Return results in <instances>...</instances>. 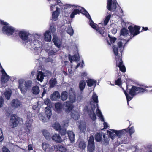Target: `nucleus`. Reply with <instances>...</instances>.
Instances as JSON below:
<instances>
[{
    "label": "nucleus",
    "mask_w": 152,
    "mask_h": 152,
    "mask_svg": "<svg viewBox=\"0 0 152 152\" xmlns=\"http://www.w3.org/2000/svg\"><path fill=\"white\" fill-rule=\"evenodd\" d=\"M18 35L19 37L22 39V43L25 45H26L28 43L29 34L27 32L24 31H20L18 32Z\"/></svg>",
    "instance_id": "nucleus-6"
},
{
    "label": "nucleus",
    "mask_w": 152,
    "mask_h": 152,
    "mask_svg": "<svg viewBox=\"0 0 152 152\" xmlns=\"http://www.w3.org/2000/svg\"><path fill=\"white\" fill-rule=\"evenodd\" d=\"M128 31L126 28H123L121 30L120 34L124 36H126L128 34Z\"/></svg>",
    "instance_id": "nucleus-36"
},
{
    "label": "nucleus",
    "mask_w": 152,
    "mask_h": 152,
    "mask_svg": "<svg viewBox=\"0 0 152 152\" xmlns=\"http://www.w3.org/2000/svg\"><path fill=\"white\" fill-rule=\"evenodd\" d=\"M131 80H127L126 83V91L127 92H129V95L132 96H134L138 94L143 93L145 92V89L130 84L129 82Z\"/></svg>",
    "instance_id": "nucleus-2"
},
{
    "label": "nucleus",
    "mask_w": 152,
    "mask_h": 152,
    "mask_svg": "<svg viewBox=\"0 0 152 152\" xmlns=\"http://www.w3.org/2000/svg\"><path fill=\"white\" fill-rule=\"evenodd\" d=\"M82 9H83V14L86 16V17L89 19V23H93V21L92 20L91 18L89 15V14L88 13V12L83 8H82Z\"/></svg>",
    "instance_id": "nucleus-35"
},
{
    "label": "nucleus",
    "mask_w": 152,
    "mask_h": 152,
    "mask_svg": "<svg viewBox=\"0 0 152 152\" xmlns=\"http://www.w3.org/2000/svg\"><path fill=\"white\" fill-rule=\"evenodd\" d=\"M67 134L69 139L71 142L74 141L75 139V135L72 131H69L67 132Z\"/></svg>",
    "instance_id": "nucleus-25"
},
{
    "label": "nucleus",
    "mask_w": 152,
    "mask_h": 152,
    "mask_svg": "<svg viewBox=\"0 0 152 152\" xmlns=\"http://www.w3.org/2000/svg\"><path fill=\"white\" fill-rule=\"evenodd\" d=\"M32 114L30 112H28L26 113V119L27 120H30V119H33Z\"/></svg>",
    "instance_id": "nucleus-51"
},
{
    "label": "nucleus",
    "mask_w": 152,
    "mask_h": 152,
    "mask_svg": "<svg viewBox=\"0 0 152 152\" xmlns=\"http://www.w3.org/2000/svg\"><path fill=\"white\" fill-rule=\"evenodd\" d=\"M37 79L39 81L42 82L44 79V74L42 71L39 72L37 77Z\"/></svg>",
    "instance_id": "nucleus-37"
},
{
    "label": "nucleus",
    "mask_w": 152,
    "mask_h": 152,
    "mask_svg": "<svg viewBox=\"0 0 152 152\" xmlns=\"http://www.w3.org/2000/svg\"><path fill=\"white\" fill-rule=\"evenodd\" d=\"M42 146L43 149L45 151H50V149L51 147V146L50 145L45 142L42 143Z\"/></svg>",
    "instance_id": "nucleus-29"
},
{
    "label": "nucleus",
    "mask_w": 152,
    "mask_h": 152,
    "mask_svg": "<svg viewBox=\"0 0 152 152\" xmlns=\"http://www.w3.org/2000/svg\"><path fill=\"white\" fill-rule=\"evenodd\" d=\"M92 98L94 102L96 103L98 102V96L96 94H93Z\"/></svg>",
    "instance_id": "nucleus-48"
},
{
    "label": "nucleus",
    "mask_w": 152,
    "mask_h": 152,
    "mask_svg": "<svg viewBox=\"0 0 152 152\" xmlns=\"http://www.w3.org/2000/svg\"><path fill=\"white\" fill-rule=\"evenodd\" d=\"M3 152H9V150L5 147H3L2 148Z\"/></svg>",
    "instance_id": "nucleus-64"
},
{
    "label": "nucleus",
    "mask_w": 152,
    "mask_h": 152,
    "mask_svg": "<svg viewBox=\"0 0 152 152\" xmlns=\"http://www.w3.org/2000/svg\"><path fill=\"white\" fill-rule=\"evenodd\" d=\"M18 31V30H15L14 28L10 26V35H12L15 32V33L16 34Z\"/></svg>",
    "instance_id": "nucleus-53"
},
{
    "label": "nucleus",
    "mask_w": 152,
    "mask_h": 152,
    "mask_svg": "<svg viewBox=\"0 0 152 152\" xmlns=\"http://www.w3.org/2000/svg\"><path fill=\"white\" fill-rule=\"evenodd\" d=\"M89 24L92 28L97 31L100 34L102 35V36H103L104 32V30L105 29L104 27H102L100 28H99L98 27V28H97L96 26V25L98 26V25L95 23L94 22H93V23H89Z\"/></svg>",
    "instance_id": "nucleus-12"
},
{
    "label": "nucleus",
    "mask_w": 152,
    "mask_h": 152,
    "mask_svg": "<svg viewBox=\"0 0 152 152\" xmlns=\"http://www.w3.org/2000/svg\"><path fill=\"white\" fill-rule=\"evenodd\" d=\"M58 131L62 136L64 135L66 133V129L64 127H62Z\"/></svg>",
    "instance_id": "nucleus-43"
},
{
    "label": "nucleus",
    "mask_w": 152,
    "mask_h": 152,
    "mask_svg": "<svg viewBox=\"0 0 152 152\" xmlns=\"http://www.w3.org/2000/svg\"><path fill=\"white\" fill-rule=\"evenodd\" d=\"M51 33L49 30L46 31L44 34V39L45 41L50 42L51 39Z\"/></svg>",
    "instance_id": "nucleus-20"
},
{
    "label": "nucleus",
    "mask_w": 152,
    "mask_h": 152,
    "mask_svg": "<svg viewBox=\"0 0 152 152\" xmlns=\"http://www.w3.org/2000/svg\"><path fill=\"white\" fill-rule=\"evenodd\" d=\"M73 7H74L75 9L74 10L70 15V18L72 19L75 17V15L78 14H80L81 13L80 11L79 10V9H76V8H77L79 9V7H80L78 6H76L74 5L69 4L67 5L64 7V9H67V8H69Z\"/></svg>",
    "instance_id": "nucleus-10"
},
{
    "label": "nucleus",
    "mask_w": 152,
    "mask_h": 152,
    "mask_svg": "<svg viewBox=\"0 0 152 152\" xmlns=\"http://www.w3.org/2000/svg\"><path fill=\"white\" fill-rule=\"evenodd\" d=\"M52 41L54 43V44L58 48H59L61 45L60 44V40L58 37L56 36H53Z\"/></svg>",
    "instance_id": "nucleus-26"
},
{
    "label": "nucleus",
    "mask_w": 152,
    "mask_h": 152,
    "mask_svg": "<svg viewBox=\"0 0 152 152\" xmlns=\"http://www.w3.org/2000/svg\"><path fill=\"white\" fill-rule=\"evenodd\" d=\"M69 59L71 63H72L73 61H76L79 58L76 55H74L72 56L69 54L68 55Z\"/></svg>",
    "instance_id": "nucleus-34"
},
{
    "label": "nucleus",
    "mask_w": 152,
    "mask_h": 152,
    "mask_svg": "<svg viewBox=\"0 0 152 152\" xmlns=\"http://www.w3.org/2000/svg\"><path fill=\"white\" fill-rule=\"evenodd\" d=\"M124 93L126 96V99H127V102L128 104H129V102L130 101L131 99H132L133 98V97H131L130 96L128 93H127L126 91H125V90H124Z\"/></svg>",
    "instance_id": "nucleus-42"
},
{
    "label": "nucleus",
    "mask_w": 152,
    "mask_h": 152,
    "mask_svg": "<svg viewBox=\"0 0 152 152\" xmlns=\"http://www.w3.org/2000/svg\"><path fill=\"white\" fill-rule=\"evenodd\" d=\"M58 150L61 152H64L65 151V148L61 145H58Z\"/></svg>",
    "instance_id": "nucleus-56"
},
{
    "label": "nucleus",
    "mask_w": 152,
    "mask_h": 152,
    "mask_svg": "<svg viewBox=\"0 0 152 152\" xmlns=\"http://www.w3.org/2000/svg\"><path fill=\"white\" fill-rule=\"evenodd\" d=\"M95 139L96 142H100L102 139V133H97L95 135Z\"/></svg>",
    "instance_id": "nucleus-32"
},
{
    "label": "nucleus",
    "mask_w": 152,
    "mask_h": 152,
    "mask_svg": "<svg viewBox=\"0 0 152 152\" xmlns=\"http://www.w3.org/2000/svg\"><path fill=\"white\" fill-rule=\"evenodd\" d=\"M117 4L116 0H107V7L108 10L114 12L116 9Z\"/></svg>",
    "instance_id": "nucleus-7"
},
{
    "label": "nucleus",
    "mask_w": 152,
    "mask_h": 152,
    "mask_svg": "<svg viewBox=\"0 0 152 152\" xmlns=\"http://www.w3.org/2000/svg\"><path fill=\"white\" fill-rule=\"evenodd\" d=\"M44 102L47 106L50 105L51 101L48 98H46L44 100Z\"/></svg>",
    "instance_id": "nucleus-54"
},
{
    "label": "nucleus",
    "mask_w": 152,
    "mask_h": 152,
    "mask_svg": "<svg viewBox=\"0 0 152 152\" xmlns=\"http://www.w3.org/2000/svg\"><path fill=\"white\" fill-rule=\"evenodd\" d=\"M69 99L70 101H66L64 104L65 107V111L68 113L71 111L74 108L72 103L76 100V94L72 88H71L69 93Z\"/></svg>",
    "instance_id": "nucleus-1"
},
{
    "label": "nucleus",
    "mask_w": 152,
    "mask_h": 152,
    "mask_svg": "<svg viewBox=\"0 0 152 152\" xmlns=\"http://www.w3.org/2000/svg\"><path fill=\"white\" fill-rule=\"evenodd\" d=\"M111 16L110 14H109L107 16H106L105 17L104 20V22L103 23L104 26H106Z\"/></svg>",
    "instance_id": "nucleus-40"
},
{
    "label": "nucleus",
    "mask_w": 152,
    "mask_h": 152,
    "mask_svg": "<svg viewBox=\"0 0 152 152\" xmlns=\"http://www.w3.org/2000/svg\"><path fill=\"white\" fill-rule=\"evenodd\" d=\"M140 27L134 25H130L128 27L129 32L131 34L130 37L128 39L127 41H129L132 39L134 37L138 34L140 33L139 30L140 29Z\"/></svg>",
    "instance_id": "nucleus-4"
},
{
    "label": "nucleus",
    "mask_w": 152,
    "mask_h": 152,
    "mask_svg": "<svg viewBox=\"0 0 152 152\" xmlns=\"http://www.w3.org/2000/svg\"><path fill=\"white\" fill-rule=\"evenodd\" d=\"M86 85V83L84 80H81L79 83V88L81 91H82L85 88Z\"/></svg>",
    "instance_id": "nucleus-30"
},
{
    "label": "nucleus",
    "mask_w": 152,
    "mask_h": 152,
    "mask_svg": "<svg viewBox=\"0 0 152 152\" xmlns=\"http://www.w3.org/2000/svg\"><path fill=\"white\" fill-rule=\"evenodd\" d=\"M63 106L61 103L57 102L55 104V110L58 113H61L62 110Z\"/></svg>",
    "instance_id": "nucleus-16"
},
{
    "label": "nucleus",
    "mask_w": 152,
    "mask_h": 152,
    "mask_svg": "<svg viewBox=\"0 0 152 152\" xmlns=\"http://www.w3.org/2000/svg\"><path fill=\"white\" fill-rule=\"evenodd\" d=\"M42 134L45 138L47 139H49L51 137L50 133L48 131L46 130H44L42 131Z\"/></svg>",
    "instance_id": "nucleus-31"
},
{
    "label": "nucleus",
    "mask_w": 152,
    "mask_h": 152,
    "mask_svg": "<svg viewBox=\"0 0 152 152\" xmlns=\"http://www.w3.org/2000/svg\"><path fill=\"white\" fill-rule=\"evenodd\" d=\"M129 134L130 136H131V135L134 132V127L132 126L129 128Z\"/></svg>",
    "instance_id": "nucleus-57"
},
{
    "label": "nucleus",
    "mask_w": 152,
    "mask_h": 152,
    "mask_svg": "<svg viewBox=\"0 0 152 152\" xmlns=\"http://www.w3.org/2000/svg\"><path fill=\"white\" fill-rule=\"evenodd\" d=\"M108 37L110 39V41L111 43H114L117 39L115 37H112L109 35H108Z\"/></svg>",
    "instance_id": "nucleus-55"
},
{
    "label": "nucleus",
    "mask_w": 152,
    "mask_h": 152,
    "mask_svg": "<svg viewBox=\"0 0 152 152\" xmlns=\"http://www.w3.org/2000/svg\"><path fill=\"white\" fill-rule=\"evenodd\" d=\"M118 47L119 48H122L123 44L122 42L120 41L117 43Z\"/></svg>",
    "instance_id": "nucleus-62"
},
{
    "label": "nucleus",
    "mask_w": 152,
    "mask_h": 152,
    "mask_svg": "<svg viewBox=\"0 0 152 152\" xmlns=\"http://www.w3.org/2000/svg\"><path fill=\"white\" fill-rule=\"evenodd\" d=\"M122 84V81L121 78H119L115 82V85L120 86H121Z\"/></svg>",
    "instance_id": "nucleus-50"
},
{
    "label": "nucleus",
    "mask_w": 152,
    "mask_h": 152,
    "mask_svg": "<svg viewBox=\"0 0 152 152\" xmlns=\"http://www.w3.org/2000/svg\"><path fill=\"white\" fill-rule=\"evenodd\" d=\"M5 97L8 100L10 99V91L9 90H7L4 93Z\"/></svg>",
    "instance_id": "nucleus-52"
},
{
    "label": "nucleus",
    "mask_w": 152,
    "mask_h": 152,
    "mask_svg": "<svg viewBox=\"0 0 152 152\" xmlns=\"http://www.w3.org/2000/svg\"><path fill=\"white\" fill-rule=\"evenodd\" d=\"M39 87L37 86H35L32 87V91L33 94L35 95L38 94L39 92Z\"/></svg>",
    "instance_id": "nucleus-38"
},
{
    "label": "nucleus",
    "mask_w": 152,
    "mask_h": 152,
    "mask_svg": "<svg viewBox=\"0 0 152 152\" xmlns=\"http://www.w3.org/2000/svg\"><path fill=\"white\" fill-rule=\"evenodd\" d=\"M146 88H148L147 87H145ZM145 91L152 92V86L148 87V88L147 89H145Z\"/></svg>",
    "instance_id": "nucleus-63"
},
{
    "label": "nucleus",
    "mask_w": 152,
    "mask_h": 152,
    "mask_svg": "<svg viewBox=\"0 0 152 152\" xmlns=\"http://www.w3.org/2000/svg\"><path fill=\"white\" fill-rule=\"evenodd\" d=\"M28 43L27 44V48H29L32 49H37L40 47L38 41L35 39L34 36H33L32 38L28 40Z\"/></svg>",
    "instance_id": "nucleus-5"
},
{
    "label": "nucleus",
    "mask_w": 152,
    "mask_h": 152,
    "mask_svg": "<svg viewBox=\"0 0 152 152\" xmlns=\"http://www.w3.org/2000/svg\"><path fill=\"white\" fill-rule=\"evenodd\" d=\"M94 107L95 106L94 105ZM87 113L90 118L94 121L96 119V115L94 112L95 110V107L94 108L91 107V109H89L88 107L86 106V107Z\"/></svg>",
    "instance_id": "nucleus-11"
},
{
    "label": "nucleus",
    "mask_w": 152,
    "mask_h": 152,
    "mask_svg": "<svg viewBox=\"0 0 152 152\" xmlns=\"http://www.w3.org/2000/svg\"><path fill=\"white\" fill-rule=\"evenodd\" d=\"M58 145H53L51 146L50 149V151H57L58 150Z\"/></svg>",
    "instance_id": "nucleus-46"
},
{
    "label": "nucleus",
    "mask_w": 152,
    "mask_h": 152,
    "mask_svg": "<svg viewBox=\"0 0 152 152\" xmlns=\"http://www.w3.org/2000/svg\"><path fill=\"white\" fill-rule=\"evenodd\" d=\"M20 118L16 114H12L11 115L10 118V122L11 124V126L12 128L16 127L20 121Z\"/></svg>",
    "instance_id": "nucleus-9"
},
{
    "label": "nucleus",
    "mask_w": 152,
    "mask_h": 152,
    "mask_svg": "<svg viewBox=\"0 0 152 152\" xmlns=\"http://www.w3.org/2000/svg\"><path fill=\"white\" fill-rule=\"evenodd\" d=\"M88 152H94L95 150L94 138L93 135H91L88 141Z\"/></svg>",
    "instance_id": "nucleus-8"
},
{
    "label": "nucleus",
    "mask_w": 152,
    "mask_h": 152,
    "mask_svg": "<svg viewBox=\"0 0 152 152\" xmlns=\"http://www.w3.org/2000/svg\"><path fill=\"white\" fill-rule=\"evenodd\" d=\"M2 74L1 81L2 82L5 83L7 82L9 80V76L6 73L4 69L1 70Z\"/></svg>",
    "instance_id": "nucleus-19"
},
{
    "label": "nucleus",
    "mask_w": 152,
    "mask_h": 152,
    "mask_svg": "<svg viewBox=\"0 0 152 152\" xmlns=\"http://www.w3.org/2000/svg\"><path fill=\"white\" fill-rule=\"evenodd\" d=\"M107 132L109 134V137L111 138V139L113 140L114 138L116 136L115 134H113V133H114V132H113V131H112V132L110 131L107 130Z\"/></svg>",
    "instance_id": "nucleus-45"
},
{
    "label": "nucleus",
    "mask_w": 152,
    "mask_h": 152,
    "mask_svg": "<svg viewBox=\"0 0 152 152\" xmlns=\"http://www.w3.org/2000/svg\"><path fill=\"white\" fill-rule=\"evenodd\" d=\"M60 14V10L58 7H57L56 11L52 12V18L54 21L57 20Z\"/></svg>",
    "instance_id": "nucleus-18"
},
{
    "label": "nucleus",
    "mask_w": 152,
    "mask_h": 152,
    "mask_svg": "<svg viewBox=\"0 0 152 152\" xmlns=\"http://www.w3.org/2000/svg\"><path fill=\"white\" fill-rule=\"evenodd\" d=\"M115 135H117L118 137H120L123 135L126 134L128 132L127 129H123L121 130L117 131L114 130H113Z\"/></svg>",
    "instance_id": "nucleus-17"
},
{
    "label": "nucleus",
    "mask_w": 152,
    "mask_h": 152,
    "mask_svg": "<svg viewBox=\"0 0 152 152\" xmlns=\"http://www.w3.org/2000/svg\"><path fill=\"white\" fill-rule=\"evenodd\" d=\"M11 106L14 109L18 108L22 104L21 102L17 99H14L12 100L11 103Z\"/></svg>",
    "instance_id": "nucleus-14"
},
{
    "label": "nucleus",
    "mask_w": 152,
    "mask_h": 152,
    "mask_svg": "<svg viewBox=\"0 0 152 152\" xmlns=\"http://www.w3.org/2000/svg\"><path fill=\"white\" fill-rule=\"evenodd\" d=\"M66 31L71 36L74 33V31L72 28L70 27H69L67 29Z\"/></svg>",
    "instance_id": "nucleus-49"
},
{
    "label": "nucleus",
    "mask_w": 152,
    "mask_h": 152,
    "mask_svg": "<svg viewBox=\"0 0 152 152\" xmlns=\"http://www.w3.org/2000/svg\"><path fill=\"white\" fill-rule=\"evenodd\" d=\"M4 139L2 131L0 128V142L2 141Z\"/></svg>",
    "instance_id": "nucleus-58"
},
{
    "label": "nucleus",
    "mask_w": 152,
    "mask_h": 152,
    "mask_svg": "<svg viewBox=\"0 0 152 152\" xmlns=\"http://www.w3.org/2000/svg\"><path fill=\"white\" fill-rule=\"evenodd\" d=\"M113 50L115 56V59L116 61V66L118 67L119 70L122 72L125 73L126 71V68L123 64V61L121 56L118 55V48L115 45L113 46Z\"/></svg>",
    "instance_id": "nucleus-3"
},
{
    "label": "nucleus",
    "mask_w": 152,
    "mask_h": 152,
    "mask_svg": "<svg viewBox=\"0 0 152 152\" xmlns=\"http://www.w3.org/2000/svg\"><path fill=\"white\" fill-rule=\"evenodd\" d=\"M86 142L84 141H80L78 145V148L81 151L85 150L86 148Z\"/></svg>",
    "instance_id": "nucleus-27"
},
{
    "label": "nucleus",
    "mask_w": 152,
    "mask_h": 152,
    "mask_svg": "<svg viewBox=\"0 0 152 152\" xmlns=\"http://www.w3.org/2000/svg\"><path fill=\"white\" fill-rule=\"evenodd\" d=\"M103 144L104 145H108L109 143V141L110 139L109 137H105V135L104 133H103Z\"/></svg>",
    "instance_id": "nucleus-39"
},
{
    "label": "nucleus",
    "mask_w": 152,
    "mask_h": 152,
    "mask_svg": "<svg viewBox=\"0 0 152 152\" xmlns=\"http://www.w3.org/2000/svg\"><path fill=\"white\" fill-rule=\"evenodd\" d=\"M57 82L56 79H51L49 81V83L50 84V87H54L56 86Z\"/></svg>",
    "instance_id": "nucleus-41"
},
{
    "label": "nucleus",
    "mask_w": 152,
    "mask_h": 152,
    "mask_svg": "<svg viewBox=\"0 0 152 152\" xmlns=\"http://www.w3.org/2000/svg\"><path fill=\"white\" fill-rule=\"evenodd\" d=\"M71 117L75 120H77L80 118L79 113L77 111L73 110L72 111L71 113Z\"/></svg>",
    "instance_id": "nucleus-22"
},
{
    "label": "nucleus",
    "mask_w": 152,
    "mask_h": 152,
    "mask_svg": "<svg viewBox=\"0 0 152 152\" xmlns=\"http://www.w3.org/2000/svg\"><path fill=\"white\" fill-rule=\"evenodd\" d=\"M54 128L56 130L59 131L62 127L60 124L57 122H55L54 124Z\"/></svg>",
    "instance_id": "nucleus-47"
},
{
    "label": "nucleus",
    "mask_w": 152,
    "mask_h": 152,
    "mask_svg": "<svg viewBox=\"0 0 152 152\" xmlns=\"http://www.w3.org/2000/svg\"><path fill=\"white\" fill-rule=\"evenodd\" d=\"M86 82L87 84V86L88 87H92L94 85L95 86L96 85V81L92 79H88L86 80Z\"/></svg>",
    "instance_id": "nucleus-24"
},
{
    "label": "nucleus",
    "mask_w": 152,
    "mask_h": 152,
    "mask_svg": "<svg viewBox=\"0 0 152 152\" xmlns=\"http://www.w3.org/2000/svg\"><path fill=\"white\" fill-rule=\"evenodd\" d=\"M68 97V93L66 91H63L61 94V99L62 101L66 100Z\"/></svg>",
    "instance_id": "nucleus-33"
},
{
    "label": "nucleus",
    "mask_w": 152,
    "mask_h": 152,
    "mask_svg": "<svg viewBox=\"0 0 152 152\" xmlns=\"http://www.w3.org/2000/svg\"><path fill=\"white\" fill-rule=\"evenodd\" d=\"M60 97L59 92L57 91H55L51 96V99L53 101L57 100Z\"/></svg>",
    "instance_id": "nucleus-21"
},
{
    "label": "nucleus",
    "mask_w": 152,
    "mask_h": 152,
    "mask_svg": "<svg viewBox=\"0 0 152 152\" xmlns=\"http://www.w3.org/2000/svg\"><path fill=\"white\" fill-rule=\"evenodd\" d=\"M79 128L81 131L82 132H84L86 130V129L84 127H83V126L81 125H80L79 126Z\"/></svg>",
    "instance_id": "nucleus-60"
},
{
    "label": "nucleus",
    "mask_w": 152,
    "mask_h": 152,
    "mask_svg": "<svg viewBox=\"0 0 152 152\" xmlns=\"http://www.w3.org/2000/svg\"><path fill=\"white\" fill-rule=\"evenodd\" d=\"M1 23L3 25H4L2 28V31L3 32L7 35H9L10 34V27L9 26H7V23L4 22L2 20H0Z\"/></svg>",
    "instance_id": "nucleus-15"
},
{
    "label": "nucleus",
    "mask_w": 152,
    "mask_h": 152,
    "mask_svg": "<svg viewBox=\"0 0 152 152\" xmlns=\"http://www.w3.org/2000/svg\"><path fill=\"white\" fill-rule=\"evenodd\" d=\"M25 87L27 88H28L31 87L32 85V82L31 80H28L25 81Z\"/></svg>",
    "instance_id": "nucleus-44"
},
{
    "label": "nucleus",
    "mask_w": 152,
    "mask_h": 152,
    "mask_svg": "<svg viewBox=\"0 0 152 152\" xmlns=\"http://www.w3.org/2000/svg\"><path fill=\"white\" fill-rule=\"evenodd\" d=\"M52 138L53 140L57 142L60 143L62 141V139L58 134H55L53 135Z\"/></svg>",
    "instance_id": "nucleus-23"
},
{
    "label": "nucleus",
    "mask_w": 152,
    "mask_h": 152,
    "mask_svg": "<svg viewBox=\"0 0 152 152\" xmlns=\"http://www.w3.org/2000/svg\"><path fill=\"white\" fill-rule=\"evenodd\" d=\"M4 102V99L0 97V108L3 106Z\"/></svg>",
    "instance_id": "nucleus-61"
},
{
    "label": "nucleus",
    "mask_w": 152,
    "mask_h": 152,
    "mask_svg": "<svg viewBox=\"0 0 152 152\" xmlns=\"http://www.w3.org/2000/svg\"><path fill=\"white\" fill-rule=\"evenodd\" d=\"M33 119L30 120H26L24 124V129L26 131V133L28 134L30 132L31 128L32 126V123Z\"/></svg>",
    "instance_id": "nucleus-13"
},
{
    "label": "nucleus",
    "mask_w": 152,
    "mask_h": 152,
    "mask_svg": "<svg viewBox=\"0 0 152 152\" xmlns=\"http://www.w3.org/2000/svg\"><path fill=\"white\" fill-rule=\"evenodd\" d=\"M96 114L98 117L102 115L101 112L98 108L97 109Z\"/></svg>",
    "instance_id": "nucleus-59"
},
{
    "label": "nucleus",
    "mask_w": 152,
    "mask_h": 152,
    "mask_svg": "<svg viewBox=\"0 0 152 152\" xmlns=\"http://www.w3.org/2000/svg\"><path fill=\"white\" fill-rule=\"evenodd\" d=\"M45 113L47 117L49 119L51 117L52 114L50 107H47L45 108Z\"/></svg>",
    "instance_id": "nucleus-28"
}]
</instances>
